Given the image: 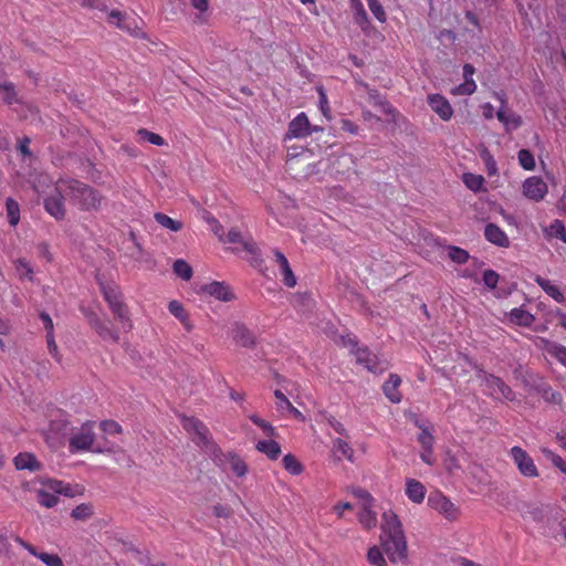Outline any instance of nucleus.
I'll use <instances>...</instances> for the list:
<instances>
[{"label":"nucleus","mask_w":566,"mask_h":566,"mask_svg":"<svg viewBox=\"0 0 566 566\" xmlns=\"http://www.w3.org/2000/svg\"><path fill=\"white\" fill-rule=\"evenodd\" d=\"M206 450L208 453H210V455L212 457L214 463L217 465H223L226 460H227V453H223V451L221 450V448L212 441H210V443H208L207 446H205Z\"/></svg>","instance_id":"473e14b6"},{"label":"nucleus","mask_w":566,"mask_h":566,"mask_svg":"<svg viewBox=\"0 0 566 566\" xmlns=\"http://www.w3.org/2000/svg\"><path fill=\"white\" fill-rule=\"evenodd\" d=\"M318 94H319V108L322 111V114L327 118L329 119L331 118V115H329V107H328V101H327V96L325 94V91L323 87H318Z\"/></svg>","instance_id":"4d7b16f0"},{"label":"nucleus","mask_w":566,"mask_h":566,"mask_svg":"<svg viewBox=\"0 0 566 566\" xmlns=\"http://www.w3.org/2000/svg\"><path fill=\"white\" fill-rule=\"evenodd\" d=\"M380 545L391 563L407 559V541L397 514L387 511L382 514Z\"/></svg>","instance_id":"f257e3e1"},{"label":"nucleus","mask_w":566,"mask_h":566,"mask_svg":"<svg viewBox=\"0 0 566 566\" xmlns=\"http://www.w3.org/2000/svg\"><path fill=\"white\" fill-rule=\"evenodd\" d=\"M172 271L178 277L182 279L184 281H189L193 274L190 264L182 259H178L174 262Z\"/></svg>","instance_id":"cd10ccee"},{"label":"nucleus","mask_w":566,"mask_h":566,"mask_svg":"<svg viewBox=\"0 0 566 566\" xmlns=\"http://www.w3.org/2000/svg\"><path fill=\"white\" fill-rule=\"evenodd\" d=\"M44 485H46L48 489L54 492L55 494H62V490L64 489L65 482L55 479H48L44 482Z\"/></svg>","instance_id":"680f3d73"},{"label":"nucleus","mask_w":566,"mask_h":566,"mask_svg":"<svg viewBox=\"0 0 566 566\" xmlns=\"http://www.w3.org/2000/svg\"><path fill=\"white\" fill-rule=\"evenodd\" d=\"M168 310L180 322H185V318L189 316L184 305L176 300L169 302Z\"/></svg>","instance_id":"a19ab883"},{"label":"nucleus","mask_w":566,"mask_h":566,"mask_svg":"<svg viewBox=\"0 0 566 566\" xmlns=\"http://www.w3.org/2000/svg\"><path fill=\"white\" fill-rule=\"evenodd\" d=\"M499 274L493 270H485L483 273V283L489 289L493 290L496 287L499 282Z\"/></svg>","instance_id":"5fc2aeb1"},{"label":"nucleus","mask_w":566,"mask_h":566,"mask_svg":"<svg viewBox=\"0 0 566 566\" xmlns=\"http://www.w3.org/2000/svg\"><path fill=\"white\" fill-rule=\"evenodd\" d=\"M38 502L48 509L54 507L59 503V497L43 489L36 491Z\"/></svg>","instance_id":"72a5a7b5"},{"label":"nucleus","mask_w":566,"mask_h":566,"mask_svg":"<svg viewBox=\"0 0 566 566\" xmlns=\"http://www.w3.org/2000/svg\"><path fill=\"white\" fill-rule=\"evenodd\" d=\"M250 419H251V421L254 424L260 427L268 437H275L276 436L275 429H274V427L270 422L261 419L256 415H251Z\"/></svg>","instance_id":"79ce46f5"},{"label":"nucleus","mask_w":566,"mask_h":566,"mask_svg":"<svg viewBox=\"0 0 566 566\" xmlns=\"http://www.w3.org/2000/svg\"><path fill=\"white\" fill-rule=\"evenodd\" d=\"M70 195L75 199L83 210H97L102 205L103 197L97 190L78 180L69 182Z\"/></svg>","instance_id":"f03ea898"},{"label":"nucleus","mask_w":566,"mask_h":566,"mask_svg":"<svg viewBox=\"0 0 566 566\" xmlns=\"http://www.w3.org/2000/svg\"><path fill=\"white\" fill-rule=\"evenodd\" d=\"M200 290L222 302H231L235 298L234 293L224 282L213 281L202 285Z\"/></svg>","instance_id":"f8f14e48"},{"label":"nucleus","mask_w":566,"mask_h":566,"mask_svg":"<svg viewBox=\"0 0 566 566\" xmlns=\"http://www.w3.org/2000/svg\"><path fill=\"white\" fill-rule=\"evenodd\" d=\"M94 515V507L91 503H82L74 507L71 517L76 521H87Z\"/></svg>","instance_id":"c756f323"},{"label":"nucleus","mask_w":566,"mask_h":566,"mask_svg":"<svg viewBox=\"0 0 566 566\" xmlns=\"http://www.w3.org/2000/svg\"><path fill=\"white\" fill-rule=\"evenodd\" d=\"M428 505L450 522L457 521L461 514L460 509L440 491H433L429 494Z\"/></svg>","instance_id":"39448f33"},{"label":"nucleus","mask_w":566,"mask_h":566,"mask_svg":"<svg viewBox=\"0 0 566 566\" xmlns=\"http://www.w3.org/2000/svg\"><path fill=\"white\" fill-rule=\"evenodd\" d=\"M81 312L85 316L88 325L102 339H112L114 343H118L119 334L116 329L111 327L109 321L101 319L94 311L84 306H81Z\"/></svg>","instance_id":"20e7f679"},{"label":"nucleus","mask_w":566,"mask_h":566,"mask_svg":"<svg viewBox=\"0 0 566 566\" xmlns=\"http://www.w3.org/2000/svg\"><path fill=\"white\" fill-rule=\"evenodd\" d=\"M331 169L333 172L342 176L357 175L356 158L352 154L343 153L333 160Z\"/></svg>","instance_id":"9b49d317"},{"label":"nucleus","mask_w":566,"mask_h":566,"mask_svg":"<svg viewBox=\"0 0 566 566\" xmlns=\"http://www.w3.org/2000/svg\"><path fill=\"white\" fill-rule=\"evenodd\" d=\"M93 421H86L82 424L80 432L70 439L71 451L90 450L94 442Z\"/></svg>","instance_id":"0eeeda50"},{"label":"nucleus","mask_w":566,"mask_h":566,"mask_svg":"<svg viewBox=\"0 0 566 566\" xmlns=\"http://www.w3.org/2000/svg\"><path fill=\"white\" fill-rule=\"evenodd\" d=\"M367 559L371 565L387 566V562L384 557V554L377 546H373L371 548L368 549Z\"/></svg>","instance_id":"ea45409f"},{"label":"nucleus","mask_w":566,"mask_h":566,"mask_svg":"<svg viewBox=\"0 0 566 566\" xmlns=\"http://www.w3.org/2000/svg\"><path fill=\"white\" fill-rule=\"evenodd\" d=\"M15 264H17L18 271L24 270V272L20 273L21 276H27V277H29V280H32L33 270L29 265V263L27 262L25 259H22V258L18 259Z\"/></svg>","instance_id":"052dcab7"},{"label":"nucleus","mask_w":566,"mask_h":566,"mask_svg":"<svg viewBox=\"0 0 566 566\" xmlns=\"http://www.w3.org/2000/svg\"><path fill=\"white\" fill-rule=\"evenodd\" d=\"M369 96L374 101L375 105L379 106L384 113H395V109L389 105V103L386 99L382 98V96L377 91H373L371 93H369Z\"/></svg>","instance_id":"37998d69"},{"label":"nucleus","mask_w":566,"mask_h":566,"mask_svg":"<svg viewBox=\"0 0 566 566\" xmlns=\"http://www.w3.org/2000/svg\"><path fill=\"white\" fill-rule=\"evenodd\" d=\"M368 2V7L370 9V11L373 12V14L375 15V18L380 21V22H384L386 20V13L382 9V6L379 3L378 0H367Z\"/></svg>","instance_id":"3c124183"},{"label":"nucleus","mask_w":566,"mask_h":566,"mask_svg":"<svg viewBox=\"0 0 566 566\" xmlns=\"http://www.w3.org/2000/svg\"><path fill=\"white\" fill-rule=\"evenodd\" d=\"M0 92H4L3 101L9 105L15 99L17 93L13 83H0Z\"/></svg>","instance_id":"49530a36"},{"label":"nucleus","mask_w":566,"mask_h":566,"mask_svg":"<svg viewBox=\"0 0 566 566\" xmlns=\"http://www.w3.org/2000/svg\"><path fill=\"white\" fill-rule=\"evenodd\" d=\"M551 228L554 230L555 235L566 243L565 224L560 220H555Z\"/></svg>","instance_id":"69168bd1"},{"label":"nucleus","mask_w":566,"mask_h":566,"mask_svg":"<svg viewBox=\"0 0 566 566\" xmlns=\"http://www.w3.org/2000/svg\"><path fill=\"white\" fill-rule=\"evenodd\" d=\"M475 90L476 85L474 81H464V83L457 86L452 92L453 94L471 95Z\"/></svg>","instance_id":"864d4df0"},{"label":"nucleus","mask_w":566,"mask_h":566,"mask_svg":"<svg viewBox=\"0 0 566 566\" xmlns=\"http://www.w3.org/2000/svg\"><path fill=\"white\" fill-rule=\"evenodd\" d=\"M137 134H138L142 138L146 139L147 142H149V143H150V144H153V145H156V146H163V145H165V139H164L160 135L155 134V133H153V132H149V130H147V129H145V128H140V129L137 132Z\"/></svg>","instance_id":"a18cd8bd"},{"label":"nucleus","mask_w":566,"mask_h":566,"mask_svg":"<svg viewBox=\"0 0 566 566\" xmlns=\"http://www.w3.org/2000/svg\"><path fill=\"white\" fill-rule=\"evenodd\" d=\"M428 104L442 120H449L453 115V108L449 101L440 94H430Z\"/></svg>","instance_id":"ddd939ff"},{"label":"nucleus","mask_w":566,"mask_h":566,"mask_svg":"<svg viewBox=\"0 0 566 566\" xmlns=\"http://www.w3.org/2000/svg\"><path fill=\"white\" fill-rule=\"evenodd\" d=\"M312 125L305 113L298 114L290 124L287 137L302 138L311 135Z\"/></svg>","instance_id":"4468645a"},{"label":"nucleus","mask_w":566,"mask_h":566,"mask_svg":"<svg viewBox=\"0 0 566 566\" xmlns=\"http://www.w3.org/2000/svg\"><path fill=\"white\" fill-rule=\"evenodd\" d=\"M99 427L106 434H119L123 431L120 424L114 420H103Z\"/></svg>","instance_id":"de8ad7c7"},{"label":"nucleus","mask_w":566,"mask_h":566,"mask_svg":"<svg viewBox=\"0 0 566 566\" xmlns=\"http://www.w3.org/2000/svg\"><path fill=\"white\" fill-rule=\"evenodd\" d=\"M496 395L490 392V395L496 400L517 401L516 391H495Z\"/></svg>","instance_id":"e2e57ef3"},{"label":"nucleus","mask_w":566,"mask_h":566,"mask_svg":"<svg viewBox=\"0 0 566 566\" xmlns=\"http://www.w3.org/2000/svg\"><path fill=\"white\" fill-rule=\"evenodd\" d=\"M485 239L501 248H509L510 240L505 232L495 223H488L484 229Z\"/></svg>","instance_id":"a211bd4d"},{"label":"nucleus","mask_w":566,"mask_h":566,"mask_svg":"<svg viewBox=\"0 0 566 566\" xmlns=\"http://www.w3.org/2000/svg\"><path fill=\"white\" fill-rule=\"evenodd\" d=\"M109 308L114 315V318L122 324L123 331L126 333L129 332L133 328V323L129 317L127 305L122 302L111 306Z\"/></svg>","instance_id":"4be33fe9"},{"label":"nucleus","mask_w":566,"mask_h":566,"mask_svg":"<svg viewBox=\"0 0 566 566\" xmlns=\"http://www.w3.org/2000/svg\"><path fill=\"white\" fill-rule=\"evenodd\" d=\"M406 495L413 503L420 504L424 500L426 488L421 482L415 479H407Z\"/></svg>","instance_id":"412c9836"},{"label":"nucleus","mask_w":566,"mask_h":566,"mask_svg":"<svg viewBox=\"0 0 566 566\" xmlns=\"http://www.w3.org/2000/svg\"><path fill=\"white\" fill-rule=\"evenodd\" d=\"M401 384V378L397 374H391L387 381L384 382L381 389H397Z\"/></svg>","instance_id":"774afa93"},{"label":"nucleus","mask_w":566,"mask_h":566,"mask_svg":"<svg viewBox=\"0 0 566 566\" xmlns=\"http://www.w3.org/2000/svg\"><path fill=\"white\" fill-rule=\"evenodd\" d=\"M336 448L344 457H346L348 460H352L353 457V449L349 447V444L344 441L343 439L336 440Z\"/></svg>","instance_id":"338daca9"},{"label":"nucleus","mask_w":566,"mask_h":566,"mask_svg":"<svg viewBox=\"0 0 566 566\" xmlns=\"http://www.w3.org/2000/svg\"><path fill=\"white\" fill-rule=\"evenodd\" d=\"M64 198L61 193H56L53 196L48 197L44 200V208L45 210L54 217L56 220H61L65 216V209H64Z\"/></svg>","instance_id":"6ab92c4d"},{"label":"nucleus","mask_w":566,"mask_h":566,"mask_svg":"<svg viewBox=\"0 0 566 566\" xmlns=\"http://www.w3.org/2000/svg\"><path fill=\"white\" fill-rule=\"evenodd\" d=\"M536 392L542 394L543 399L547 403L562 405L560 391H536Z\"/></svg>","instance_id":"6e6d98bb"},{"label":"nucleus","mask_w":566,"mask_h":566,"mask_svg":"<svg viewBox=\"0 0 566 566\" xmlns=\"http://www.w3.org/2000/svg\"><path fill=\"white\" fill-rule=\"evenodd\" d=\"M256 450L264 453L269 459L276 460L281 454V447L274 440H260L256 446Z\"/></svg>","instance_id":"b1692460"},{"label":"nucleus","mask_w":566,"mask_h":566,"mask_svg":"<svg viewBox=\"0 0 566 566\" xmlns=\"http://www.w3.org/2000/svg\"><path fill=\"white\" fill-rule=\"evenodd\" d=\"M226 462L230 464V469L238 478H243L249 471L245 461L234 452L227 453Z\"/></svg>","instance_id":"5701e85b"},{"label":"nucleus","mask_w":566,"mask_h":566,"mask_svg":"<svg viewBox=\"0 0 566 566\" xmlns=\"http://www.w3.org/2000/svg\"><path fill=\"white\" fill-rule=\"evenodd\" d=\"M517 158H518L520 165L525 170H533L535 168V159H534V156L531 153V150H528V149H521L517 153Z\"/></svg>","instance_id":"4c0bfd02"},{"label":"nucleus","mask_w":566,"mask_h":566,"mask_svg":"<svg viewBox=\"0 0 566 566\" xmlns=\"http://www.w3.org/2000/svg\"><path fill=\"white\" fill-rule=\"evenodd\" d=\"M463 182L470 190L476 192L482 188L484 178L481 175L467 172L463 175Z\"/></svg>","instance_id":"c9c22d12"},{"label":"nucleus","mask_w":566,"mask_h":566,"mask_svg":"<svg viewBox=\"0 0 566 566\" xmlns=\"http://www.w3.org/2000/svg\"><path fill=\"white\" fill-rule=\"evenodd\" d=\"M535 282L544 290L546 294H548L553 300H555L558 303L564 302L565 297L563 293L559 291V289L552 284L548 280L537 275L535 277Z\"/></svg>","instance_id":"393cba45"},{"label":"nucleus","mask_w":566,"mask_h":566,"mask_svg":"<svg viewBox=\"0 0 566 566\" xmlns=\"http://www.w3.org/2000/svg\"><path fill=\"white\" fill-rule=\"evenodd\" d=\"M184 429L190 434H195L198 429H203L205 423L195 417L179 415Z\"/></svg>","instance_id":"f704fd0d"},{"label":"nucleus","mask_w":566,"mask_h":566,"mask_svg":"<svg viewBox=\"0 0 566 566\" xmlns=\"http://www.w3.org/2000/svg\"><path fill=\"white\" fill-rule=\"evenodd\" d=\"M83 494H84V486L81 484L72 485L70 483H65L64 489L62 490V495H64L66 497H75V496L83 495Z\"/></svg>","instance_id":"8fccbe9b"},{"label":"nucleus","mask_w":566,"mask_h":566,"mask_svg":"<svg viewBox=\"0 0 566 566\" xmlns=\"http://www.w3.org/2000/svg\"><path fill=\"white\" fill-rule=\"evenodd\" d=\"M552 509L548 505L525 504L522 512L523 518H531L536 523L548 522V514Z\"/></svg>","instance_id":"f3484780"},{"label":"nucleus","mask_w":566,"mask_h":566,"mask_svg":"<svg viewBox=\"0 0 566 566\" xmlns=\"http://www.w3.org/2000/svg\"><path fill=\"white\" fill-rule=\"evenodd\" d=\"M101 285V290H102V293L104 295V298L105 301L108 303L109 307L117 304V303H122V293L120 291L118 290L117 286L115 285H109V284H105V283H99Z\"/></svg>","instance_id":"a878e982"},{"label":"nucleus","mask_w":566,"mask_h":566,"mask_svg":"<svg viewBox=\"0 0 566 566\" xmlns=\"http://www.w3.org/2000/svg\"><path fill=\"white\" fill-rule=\"evenodd\" d=\"M315 166L314 154L311 150H303L298 154H287L286 167L295 177L313 175L315 172Z\"/></svg>","instance_id":"7ed1b4c3"},{"label":"nucleus","mask_w":566,"mask_h":566,"mask_svg":"<svg viewBox=\"0 0 566 566\" xmlns=\"http://www.w3.org/2000/svg\"><path fill=\"white\" fill-rule=\"evenodd\" d=\"M433 436L428 430V427L421 429V433L418 437V441L422 446L423 449H427L429 451L430 448H433Z\"/></svg>","instance_id":"603ef678"},{"label":"nucleus","mask_w":566,"mask_h":566,"mask_svg":"<svg viewBox=\"0 0 566 566\" xmlns=\"http://www.w3.org/2000/svg\"><path fill=\"white\" fill-rule=\"evenodd\" d=\"M511 321L520 326H531L535 317L527 311L522 308H513L511 311Z\"/></svg>","instance_id":"bb28decb"},{"label":"nucleus","mask_w":566,"mask_h":566,"mask_svg":"<svg viewBox=\"0 0 566 566\" xmlns=\"http://www.w3.org/2000/svg\"><path fill=\"white\" fill-rule=\"evenodd\" d=\"M155 220L166 229L170 231L178 232L182 229L184 224L181 221L174 220L169 216L163 212H156L154 214Z\"/></svg>","instance_id":"c85d7f7f"},{"label":"nucleus","mask_w":566,"mask_h":566,"mask_svg":"<svg viewBox=\"0 0 566 566\" xmlns=\"http://www.w3.org/2000/svg\"><path fill=\"white\" fill-rule=\"evenodd\" d=\"M17 470H28L30 472H39L43 469V464L31 452H20L13 459Z\"/></svg>","instance_id":"dca6fc26"},{"label":"nucleus","mask_w":566,"mask_h":566,"mask_svg":"<svg viewBox=\"0 0 566 566\" xmlns=\"http://www.w3.org/2000/svg\"><path fill=\"white\" fill-rule=\"evenodd\" d=\"M547 190V185L541 177H530L523 182V195L536 202L545 197Z\"/></svg>","instance_id":"9d476101"},{"label":"nucleus","mask_w":566,"mask_h":566,"mask_svg":"<svg viewBox=\"0 0 566 566\" xmlns=\"http://www.w3.org/2000/svg\"><path fill=\"white\" fill-rule=\"evenodd\" d=\"M543 453L548 460H551L552 464L555 468L559 469L560 472L566 474V462L563 460L562 457H559L558 454L554 453L548 449H543Z\"/></svg>","instance_id":"c03bdc74"},{"label":"nucleus","mask_w":566,"mask_h":566,"mask_svg":"<svg viewBox=\"0 0 566 566\" xmlns=\"http://www.w3.org/2000/svg\"><path fill=\"white\" fill-rule=\"evenodd\" d=\"M437 39L441 43H444V41H448L449 44H453L454 41L457 40V35L452 30L443 29V30L439 31Z\"/></svg>","instance_id":"0e129e2a"},{"label":"nucleus","mask_w":566,"mask_h":566,"mask_svg":"<svg viewBox=\"0 0 566 566\" xmlns=\"http://www.w3.org/2000/svg\"><path fill=\"white\" fill-rule=\"evenodd\" d=\"M352 353L356 356L357 364L364 365L371 373H382L386 369V363L380 361L368 347H357Z\"/></svg>","instance_id":"6e6552de"},{"label":"nucleus","mask_w":566,"mask_h":566,"mask_svg":"<svg viewBox=\"0 0 566 566\" xmlns=\"http://www.w3.org/2000/svg\"><path fill=\"white\" fill-rule=\"evenodd\" d=\"M195 434L198 438L197 443H201L203 447L212 441L209 429L206 424L203 426V429H198Z\"/></svg>","instance_id":"13d9d810"},{"label":"nucleus","mask_w":566,"mask_h":566,"mask_svg":"<svg viewBox=\"0 0 566 566\" xmlns=\"http://www.w3.org/2000/svg\"><path fill=\"white\" fill-rule=\"evenodd\" d=\"M520 473L526 478L538 476L537 468L531 455L521 447H513L510 451Z\"/></svg>","instance_id":"423d86ee"},{"label":"nucleus","mask_w":566,"mask_h":566,"mask_svg":"<svg viewBox=\"0 0 566 566\" xmlns=\"http://www.w3.org/2000/svg\"><path fill=\"white\" fill-rule=\"evenodd\" d=\"M282 464L291 474L298 475L303 472L302 463L291 453L283 457Z\"/></svg>","instance_id":"2f4dec72"},{"label":"nucleus","mask_w":566,"mask_h":566,"mask_svg":"<svg viewBox=\"0 0 566 566\" xmlns=\"http://www.w3.org/2000/svg\"><path fill=\"white\" fill-rule=\"evenodd\" d=\"M274 256L280 265L284 284L289 287H294L296 285V277L290 266L287 259L280 250H274Z\"/></svg>","instance_id":"aec40b11"},{"label":"nucleus","mask_w":566,"mask_h":566,"mask_svg":"<svg viewBox=\"0 0 566 566\" xmlns=\"http://www.w3.org/2000/svg\"><path fill=\"white\" fill-rule=\"evenodd\" d=\"M38 558L41 559L46 566H63L62 558L56 554L40 553Z\"/></svg>","instance_id":"09e8293b"},{"label":"nucleus","mask_w":566,"mask_h":566,"mask_svg":"<svg viewBox=\"0 0 566 566\" xmlns=\"http://www.w3.org/2000/svg\"><path fill=\"white\" fill-rule=\"evenodd\" d=\"M449 258L458 264H464L468 262L470 255L469 252L459 247H449Z\"/></svg>","instance_id":"58836bf2"},{"label":"nucleus","mask_w":566,"mask_h":566,"mask_svg":"<svg viewBox=\"0 0 566 566\" xmlns=\"http://www.w3.org/2000/svg\"><path fill=\"white\" fill-rule=\"evenodd\" d=\"M50 428L52 431L61 433L63 436L67 434L73 430L71 422L66 418L52 419L50 422Z\"/></svg>","instance_id":"e433bc0d"},{"label":"nucleus","mask_w":566,"mask_h":566,"mask_svg":"<svg viewBox=\"0 0 566 566\" xmlns=\"http://www.w3.org/2000/svg\"><path fill=\"white\" fill-rule=\"evenodd\" d=\"M360 522L365 524L366 527H371L376 525V514L373 513L369 509L365 507L364 513L360 514Z\"/></svg>","instance_id":"bf43d9fd"},{"label":"nucleus","mask_w":566,"mask_h":566,"mask_svg":"<svg viewBox=\"0 0 566 566\" xmlns=\"http://www.w3.org/2000/svg\"><path fill=\"white\" fill-rule=\"evenodd\" d=\"M6 209L9 224L13 227L17 226L20 221L19 203L14 199L8 198L6 201Z\"/></svg>","instance_id":"7c9ffc66"},{"label":"nucleus","mask_w":566,"mask_h":566,"mask_svg":"<svg viewBox=\"0 0 566 566\" xmlns=\"http://www.w3.org/2000/svg\"><path fill=\"white\" fill-rule=\"evenodd\" d=\"M228 243H240L242 249L251 255L260 256V249L252 239L245 240L238 228H231L224 239Z\"/></svg>","instance_id":"2eb2a0df"},{"label":"nucleus","mask_w":566,"mask_h":566,"mask_svg":"<svg viewBox=\"0 0 566 566\" xmlns=\"http://www.w3.org/2000/svg\"><path fill=\"white\" fill-rule=\"evenodd\" d=\"M231 334L233 340L242 347L254 348L256 346L254 333L242 322L232 324Z\"/></svg>","instance_id":"1a4fd4ad"}]
</instances>
